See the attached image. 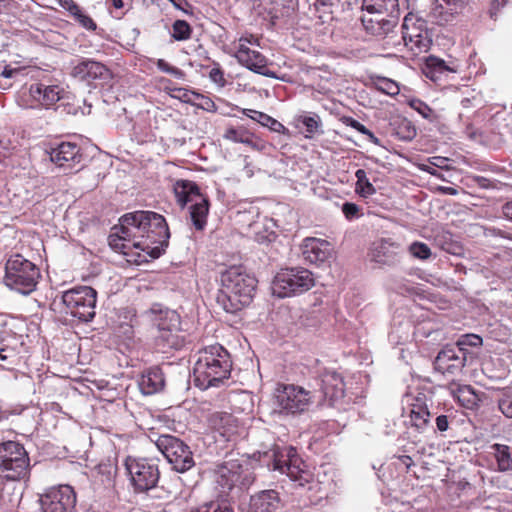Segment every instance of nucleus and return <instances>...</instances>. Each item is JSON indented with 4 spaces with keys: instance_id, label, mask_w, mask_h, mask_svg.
I'll list each match as a JSON object with an SVG mask.
<instances>
[{
    "instance_id": "nucleus-1",
    "label": "nucleus",
    "mask_w": 512,
    "mask_h": 512,
    "mask_svg": "<svg viewBox=\"0 0 512 512\" xmlns=\"http://www.w3.org/2000/svg\"><path fill=\"white\" fill-rule=\"evenodd\" d=\"M118 232L110 235L109 245L128 254V249L136 248L146 252L151 258H159L168 247L170 232L165 218L153 211H134L120 218Z\"/></svg>"
},
{
    "instance_id": "nucleus-2",
    "label": "nucleus",
    "mask_w": 512,
    "mask_h": 512,
    "mask_svg": "<svg viewBox=\"0 0 512 512\" xmlns=\"http://www.w3.org/2000/svg\"><path fill=\"white\" fill-rule=\"evenodd\" d=\"M231 368L230 354L223 346H207L197 353L193 368L194 384L202 390L217 387L229 378Z\"/></svg>"
},
{
    "instance_id": "nucleus-3",
    "label": "nucleus",
    "mask_w": 512,
    "mask_h": 512,
    "mask_svg": "<svg viewBox=\"0 0 512 512\" xmlns=\"http://www.w3.org/2000/svg\"><path fill=\"white\" fill-rule=\"evenodd\" d=\"M256 286V278L241 266L230 267L221 275L217 302L226 312L235 313L251 303Z\"/></svg>"
},
{
    "instance_id": "nucleus-4",
    "label": "nucleus",
    "mask_w": 512,
    "mask_h": 512,
    "mask_svg": "<svg viewBox=\"0 0 512 512\" xmlns=\"http://www.w3.org/2000/svg\"><path fill=\"white\" fill-rule=\"evenodd\" d=\"M365 14L361 21L365 31L378 38L389 37L399 22L398 0H363Z\"/></svg>"
},
{
    "instance_id": "nucleus-5",
    "label": "nucleus",
    "mask_w": 512,
    "mask_h": 512,
    "mask_svg": "<svg viewBox=\"0 0 512 512\" xmlns=\"http://www.w3.org/2000/svg\"><path fill=\"white\" fill-rule=\"evenodd\" d=\"M258 460L262 465L282 474H287L293 481H298L300 486L309 481L310 474L304 469V463L293 447L278 446L263 452H258Z\"/></svg>"
},
{
    "instance_id": "nucleus-6",
    "label": "nucleus",
    "mask_w": 512,
    "mask_h": 512,
    "mask_svg": "<svg viewBox=\"0 0 512 512\" xmlns=\"http://www.w3.org/2000/svg\"><path fill=\"white\" fill-rule=\"evenodd\" d=\"M40 277V269L22 255L13 254L7 259L4 284L10 290L29 295L36 290Z\"/></svg>"
},
{
    "instance_id": "nucleus-7",
    "label": "nucleus",
    "mask_w": 512,
    "mask_h": 512,
    "mask_svg": "<svg viewBox=\"0 0 512 512\" xmlns=\"http://www.w3.org/2000/svg\"><path fill=\"white\" fill-rule=\"evenodd\" d=\"M215 482L222 493L248 489L255 481L250 463L245 459H229L218 465L214 472Z\"/></svg>"
},
{
    "instance_id": "nucleus-8",
    "label": "nucleus",
    "mask_w": 512,
    "mask_h": 512,
    "mask_svg": "<svg viewBox=\"0 0 512 512\" xmlns=\"http://www.w3.org/2000/svg\"><path fill=\"white\" fill-rule=\"evenodd\" d=\"M177 203L181 208L189 205L190 220L193 227L202 231L206 227L209 213V200L200 193L199 187L191 181H177L174 187Z\"/></svg>"
},
{
    "instance_id": "nucleus-9",
    "label": "nucleus",
    "mask_w": 512,
    "mask_h": 512,
    "mask_svg": "<svg viewBox=\"0 0 512 512\" xmlns=\"http://www.w3.org/2000/svg\"><path fill=\"white\" fill-rule=\"evenodd\" d=\"M315 395L302 386L277 384L273 393V412L280 415H300L309 410Z\"/></svg>"
},
{
    "instance_id": "nucleus-10",
    "label": "nucleus",
    "mask_w": 512,
    "mask_h": 512,
    "mask_svg": "<svg viewBox=\"0 0 512 512\" xmlns=\"http://www.w3.org/2000/svg\"><path fill=\"white\" fill-rule=\"evenodd\" d=\"M315 285L313 274L305 268H286L278 272L272 281L273 295L279 298L304 293Z\"/></svg>"
},
{
    "instance_id": "nucleus-11",
    "label": "nucleus",
    "mask_w": 512,
    "mask_h": 512,
    "mask_svg": "<svg viewBox=\"0 0 512 512\" xmlns=\"http://www.w3.org/2000/svg\"><path fill=\"white\" fill-rule=\"evenodd\" d=\"M29 472V457L25 448L14 441L0 444V476L16 481L26 477Z\"/></svg>"
},
{
    "instance_id": "nucleus-12",
    "label": "nucleus",
    "mask_w": 512,
    "mask_h": 512,
    "mask_svg": "<svg viewBox=\"0 0 512 512\" xmlns=\"http://www.w3.org/2000/svg\"><path fill=\"white\" fill-rule=\"evenodd\" d=\"M97 292L90 286H79L63 293L62 302L67 313L82 322H89L95 317Z\"/></svg>"
},
{
    "instance_id": "nucleus-13",
    "label": "nucleus",
    "mask_w": 512,
    "mask_h": 512,
    "mask_svg": "<svg viewBox=\"0 0 512 512\" xmlns=\"http://www.w3.org/2000/svg\"><path fill=\"white\" fill-rule=\"evenodd\" d=\"M155 444L175 471L183 473L195 465L189 446L179 438L172 435H160Z\"/></svg>"
},
{
    "instance_id": "nucleus-14",
    "label": "nucleus",
    "mask_w": 512,
    "mask_h": 512,
    "mask_svg": "<svg viewBox=\"0 0 512 512\" xmlns=\"http://www.w3.org/2000/svg\"><path fill=\"white\" fill-rule=\"evenodd\" d=\"M402 41L414 55L427 52L432 40L424 19L414 13H408L402 23Z\"/></svg>"
},
{
    "instance_id": "nucleus-15",
    "label": "nucleus",
    "mask_w": 512,
    "mask_h": 512,
    "mask_svg": "<svg viewBox=\"0 0 512 512\" xmlns=\"http://www.w3.org/2000/svg\"><path fill=\"white\" fill-rule=\"evenodd\" d=\"M125 466L134 491L137 493H143L153 488L159 481L160 472L152 460L128 457Z\"/></svg>"
},
{
    "instance_id": "nucleus-16",
    "label": "nucleus",
    "mask_w": 512,
    "mask_h": 512,
    "mask_svg": "<svg viewBox=\"0 0 512 512\" xmlns=\"http://www.w3.org/2000/svg\"><path fill=\"white\" fill-rule=\"evenodd\" d=\"M43 512H73L76 507V493L70 485L49 488L39 499Z\"/></svg>"
},
{
    "instance_id": "nucleus-17",
    "label": "nucleus",
    "mask_w": 512,
    "mask_h": 512,
    "mask_svg": "<svg viewBox=\"0 0 512 512\" xmlns=\"http://www.w3.org/2000/svg\"><path fill=\"white\" fill-rule=\"evenodd\" d=\"M472 358L471 352H461L455 345H447L436 356L434 368L442 374L456 376L462 372L466 362Z\"/></svg>"
},
{
    "instance_id": "nucleus-18",
    "label": "nucleus",
    "mask_w": 512,
    "mask_h": 512,
    "mask_svg": "<svg viewBox=\"0 0 512 512\" xmlns=\"http://www.w3.org/2000/svg\"><path fill=\"white\" fill-rule=\"evenodd\" d=\"M401 246L391 239H381L374 242L370 249V260L383 265L393 267L401 261Z\"/></svg>"
},
{
    "instance_id": "nucleus-19",
    "label": "nucleus",
    "mask_w": 512,
    "mask_h": 512,
    "mask_svg": "<svg viewBox=\"0 0 512 512\" xmlns=\"http://www.w3.org/2000/svg\"><path fill=\"white\" fill-rule=\"evenodd\" d=\"M301 251L306 262L320 265L331 258L333 248L327 240L311 237L303 240Z\"/></svg>"
},
{
    "instance_id": "nucleus-20",
    "label": "nucleus",
    "mask_w": 512,
    "mask_h": 512,
    "mask_svg": "<svg viewBox=\"0 0 512 512\" xmlns=\"http://www.w3.org/2000/svg\"><path fill=\"white\" fill-rule=\"evenodd\" d=\"M50 159L58 167L73 169L82 160L81 148L71 142H62L50 151Z\"/></svg>"
},
{
    "instance_id": "nucleus-21",
    "label": "nucleus",
    "mask_w": 512,
    "mask_h": 512,
    "mask_svg": "<svg viewBox=\"0 0 512 512\" xmlns=\"http://www.w3.org/2000/svg\"><path fill=\"white\" fill-rule=\"evenodd\" d=\"M344 381L342 376L334 371L327 370L321 376V393L328 405L334 406L344 396Z\"/></svg>"
},
{
    "instance_id": "nucleus-22",
    "label": "nucleus",
    "mask_w": 512,
    "mask_h": 512,
    "mask_svg": "<svg viewBox=\"0 0 512 512\" xmlns=\"http://www.w3.org/2000/svg\"><path fill=\"white\" fill-rule=\"evenodd\" d=\"M211 424L226 441H235L245 432V428L240 425L238 419L229 413L213 414Z\"/></svg>"
},
{
    "instance_id": "nucleus-23",
    "label": "nucleus",
    "mask_w": 512,
    "mask_h": 512,
    "mask_svg": "<svg viewBox=\"0 0 512 512\" xmlns=\"http://www.w3.org/2000/svg\"><path fill=\"white\" fill-rule=\"evenodd\" d=\"M151 321L157 327L158 332L172 330L180 326V316L175 310L163 308L160 304H154L147 312Z\"/></svg>"
},
{
    "instance_id": "nucleus-24",
    "label": "nucleus",
    "mask_w": 512,
    "mask_h": 512,
    "mask_svg": "<svg viewBox=\"0 0 512 512\" xmlns=\"http://www.w3.org/2000/svg\"><path fill=\"white\" fill-rule=\"evenodd\" d=\"M63 92L57 85H46L44 83H34L29 87L30 97L43 107H50L61 99Z\"/></svg>"
},
{
    "instance_id": "nucleus-25",
    "label": "nucleus",
    "mask_w": 512,
    "mask_h": 512,
    "mask_svg": "<svg viewBox=\"0 0 512 512\" xmlns=\"http://www.w3.org/2000/svg\"><path fill=\"white\" fill-rule=\"evenodd\" d=\"M235 58L237 61L247 69L267 76L274 77V72L269 71L267 69V60L265 56H263L260 52L251 50V52H247L246 50L236 51Z\"/></svg>"
},
{
    "instance_id": "nucleus-26",
    "label": "nucleus",
    "mask_w": 512,
    "mask_h": 512,
    "mask_svg": "<svg viewBox=\"0 0 512 512\" xmlns=\"http://www.w3.org/2000/svg\"><path fill=\"white\" fill-rule=\"evenodd\" d=\"M467 3L468 0H435L431 13L438 23L449 22Z\"/></svg>"
},
{
    "instance_id": "nucleus-27",
    "label": "nucleus",
    "mask_w": 512,
    "mask_h": 512,
    "mask_svg": "<svg viewBox=\"0 0 512 512\" xmlns=\"http://www.w3.org/2000/svg\"><path fill=\"white\" fill-rule=\"evenodd\" d=\"M489 126V141L495 148L502 147L512 137V127L507 122L506 118L499 113L492 117Z\"/></svg>"
},
{
    "instance_id": "nucleus-28",
    "label": "nucleus",
    "mask_w": 512,
    "mask_h": 512,
    "mask_svg": "<svg viewBox=\"0 0 512 512\" xmlns=\"http://www.w3.org/2000/svg\"><path fill=\"white\" fill-rule=\"evenodd\" d=\"M165 385L164 373L159 367H152L144 371L138 381L142 394L153 395L163 390Z\"/></svg>"
},
{
    "instance_id": "nucleus-29",
    "label": "nucleus",
    "mask_w": 512,
    "mask_h": 512,
    "mask_svg": "<svg viewBox=\"0 0 512 512\" xmlns=\"http://www.w3.org/2000/svg\"><path fill=\"white\" fill-rule=\"evenodd\" d=\"M280 506L279 494L275 490L261 491L250 499V507L254 512H277Z\"/></svg>"
},
{
    "instance_id": "nucleus-30",
    "label": "nucleus",
    "mask_w": 512,
    "mask_h": 512,
    "mask_svg": "<svg viewBox=\"0 0 512 512\" xmlns=\"http://www.w3.org/2000/svg\"><path fill=\"white\" fill-rule=\"evenodd\" d=\"M156 347L159 351L167 353L169 350H179L185 344V335L182 333L180 326L172 330V328L158 332L155 339Z\"/></svg>"
},
{
    "instance_id": "nucleus-31",
    "label": "nucleus",
    "mask_w": 512,
    "mask_h": 512,
    "mask_svg": "<svg viewBox=\"0 0 512 512\" xmlns=\"http://www.w3.org/2000/svg\"><path fill=\"white\" fill-rule=\"evenodd\" d=\"M75 73L81 78L106 79L109 75V70L99 62L85 60L75 67Z\"/></svg>"
},
{
    "instance_id": "nucleus-32",
    "label": "nucleus",
    "mask_w": 512,
    "mask_h": 512,
    "mask_svg": "<svg viewBox=\"0 0 512 512\" xmlns=\"http://www.w3.org/2000/svg\"><path fill=\"white\" fill-rule=\"evenodd\" d=\"M453 70L446 62L436 56H429L426 60L425 75L430 79H435L443 74L452 72Z\"/></svg>"
},
{
    "instance_id": "nucleus-33",
    "label": "nucleus",
    "mask_w": 512,
    "mask_h": 512,
    "mask_svg": "<svg viewBox=\"0 0 512 512\" xmlns=\"http://www.w3.org/2000/svg\"><path fill=\"white\" fill-rule=\"evenodd\" d=\"M497 461L498 470L506 472L512 469V457L507 445L495 443L491 446Z\"/></svg>"
},
{
    "instance_id": "nucleus-34",
    "label": "nucleus",
    "mask_w": 512,
    "mask_h": 512,
    "mask_svg": "<svg viewBox=\"0 0 512 512\" xmlns=\"http://www.w3.org/2000/svg\"><path fill=\"white\" fill-rule=\"evenodd\" d=\"M357 179L355 191L363 198H368L376 193V189L373 184L369 181L366 171L364 169H358L355 172Z\"/></svg>"
},
{
    "instance_id": "nucleus-35",
    "label": "nucleus",
    "mask_w": 512,
    "mask_h": 512,
    "mask_svg": "<svg viewBox=\"0 0 512 512\" xmlns=\"http://www.w3.org/2000/svg\"><path fill=\"white\" fill-rule=\"evenodd\" d=\"M462 94L460 104L463 109H480L483 106V98L480 92L466 88Z\"/></svg>"
},
{
    "instance_id": "nucleus-36",
    "label": "nucleus",
    "mask_w": 512,
    "mask_h": 512,
    "mask_svg": "<svg viewBox=\"0 0 512 512\" xmlns=\"http://www.w3.org/2000/svg\"><path fill=\"white\" fill-rule=\"evenodd\" d=\"M142 494L152 500V505L156 506L161 505L163 502H168L172 496L170 491L162 486H157V484H155L153 488L144 491Z\"/></svg>"
},
{
    "instance_id": "nucleus-37",
    "label": "nucleus",
    "mask_w": 512,
    "mask_h": 512,
    "mask_svg": "<svg viewBox=\"0 0 512 512\" xmlns=\"http://www.w3.org/2000/svg\"><path fill=\"white\" fill-rule=\"evenodd\" d=\"M192 28L185 20H176L172 25V37L176 41H185L191 37Z\"/></svg>"
},
{
    "instance_id": "nucleus-38",
    "label": "nucleus",
    "mask_w": 512,
    "mask_h": 512,
    "mask_svg": "<svg viewBox=\"0 0 512 512\" xmlns=\"http://www.w3.org/2000/svg\"><path fill=\"white\" fill-rule=\"evenodd\" d=\"M497 402L502 414L507 418H512V388L503 389Z\"/></svg>"
},
{
    "instance_id": "nucleus-39",
    "label": "nucleus",
    "mask_w": 512,
    "mask_h": 512,
    "mask_svg": "<svg viewBox=\"0 0 512 512\" xmlns=\"http://www.w3.org/2000/svg\"><path fill=\"white\" fill-rule=\"evenodd\" d=\"M482 338L479 336V335H476V334H465V335H462L457 343H456V347L461 351V352H470L468 350L469 347H480L482 345Z\"/></svg>"
},
{
    "instance_id": "nucleus-40",
    "label": "nucleus",
    "mask_w": 512,
    "mask_h": 512,
    "mask_svg": "<svg viewBox=\"0 0 512 512\" xmlns=\"http://www.w3.org/2000/svg\"><path fill=\"white\" fill-rule=\"evenodd\" d=\"M409 253L417 259L427 260L432 255L431 249L429 246L423 242L415 241L411 243L408 247Z\"/></svg>"
},
{
    "instance_id": "nucleus-41",
    "label": "nucleus",
    "mask_w": 512,
    "mask_h": 512,
    "mask_svg": "<svg viewBox=\"0 0 512 512\" xmlns=\"http://www.w3.org/2000/svg\"><path fill=\"white\" fill-rule=\"evenodd\" d=\"M10 340L8 332L0 330V360L2 361L16 356L14 349L9 346Z\"/></svg>"
},
{
    "instance_id": "nucleus-42",
    "label": "nucleus",
    "mask_w": 512,
    "mask_h": 512,
    "mask_svg": "<svg viewBox=\"0 0 512 512\" xmlns=\"http://www.w3.org/2000/svg\"><path fill=\"white\" fill-rule=\"evenodd\" d=\"M190 512H233V510L226 503L211 501L197 508H193Z\"/></svg>"
},
{
    "instance_id": "nucleus-43",
    "label": "nucleus",
    "mask_w": 512,
    "mask_h": 512,
    "mask_svg": "<svg viewBox=\"0 0 512 512\" xmlns=\"http://www.w3.org/2000/svg\"><path fill=\"white\" fill-rule=\"evenodd\" d=\"M389 288L398 294H406L413 291L409 281L395 276L389 279Z\"/></svg>"
},
{
    "instance_id": "nucleus-44",
    "label": "nucleus",
    "mask_w": 512,
    "mask_h": 512,
    "mask_svg": "<svg viewBox=\"0 0 512 512\" xmlns=\"http://www.w3.org/2000/svg\"><path fill=\"white\" fill-rule=\"evenodd\" d=\"M248 132L249 131L243 127H229L226 129L225 133L223 134V137L224 139L235 143H243L247 142L245 137L248 134Z\"/></svg>"
},
{
    "instance_id": "nucleus-45",
    "label": "nucleus",
    "mask_w": 512,
    "mask_h": 512,
    "mask_svg": "<svg viewBox=\"0 0 512 512\" xmlns=\"http://www.w3.org/2000/svg\"><path fill=\"white\" fill-rule=\"evenodd\" d=\"M412 425L418 430H423L429 423L430 412L420 413L415 410H410L409 413Z\"/></svg>"
},
{
    "instance_id": "nucleus-46",
    "label": "nucleus",
    "mask_w": 512,
    "mask_h": 512,
    "mask_svg": "<svg viewBox=\"0 0 512 512\" xmlns=\"http://www.w3.org/2000/svg\"><path fill=\"white\" fill-rule=\"evenodd\" d=\"M410 106L416 110L423 118L431 119L434 116L433 110L421 100H412L410 102Z\"/></svg>"
},
{
    "instance_id": "nucleus-47",
    "label": "nucleus",
    "mask_w": 512,
    "mask_h": 512,
    "mask_svg": "<svg viewBox=\"0 0 512 512\" xmlns=\"http://www.w3.org/2000/svg\"><path fill=\"white\" fill-rule=\"evenodd\" d=\"M241 112L253 121L261 124L262 126L267 125V121H270V116L268 114L257 110L242 108Z\"/></svg>"
},
{
    "instance_id": "nucleus-48",
    "label": "nucleus",
    "mask_w": 512,
    "mask_h": 512,
    "mask_svg": "<svg viewBox=\"0 0 512 512\" xmlns=\"http://www.w3.org/2000/svg\"><path fill=\"white\" fill-rule=\"evenodd\" d=\"M73 16L85 29L92 31L96 29V23L94 20L90 16L83 13L80 8L73 14Z\"/></svg>"
},
{
    "instance_id": "nucleus-49",
    "label": "nucleus",
    "mask_w": 512,
    "mask_h": 512,
    "mask_svg": "<svg viewBox=\"0 0 512 512\" xmlns=\"http://www.w3.org/2000/svg\"><path fill=\"white\" fill-rule=\"evenodd\" d=\"M245 138H246L247 142H243L242 144H245V145L249 146L251 149L256 150V151L265 150L266 143L263 140H261L260 138L256 137L253 133L248 132V134L246 135Z\"/></svg>"
},
{
    "instance_id": "nucleus-50",
    "label": "nucleus",
    "mask_w": 512,
    "mask_h": 512,
    "mask_svg": "<svg viewBox=\"0 0 512 512\" xmlns=\"http://www.w3.org/2000/svg\"><path fill=\"white\" fill-rule=\"evenodd\" d=\"M302 124L305 126L307 133L314 134L319 128L318 116H304Z\"/></svg>"
},
{
    "instance_id": "nucleus-51",
    "label": "nucleus",
    "mask_w": 512,
    "mask_h": 512,
    "mask_svg": "<svg viewBox=\"0 0 512 512\" xmlns=\"http://www.w3.org/2000/svg\"><path fill=\"white\" fill-rule=\"evenodd\" d=\"M342 212L347 219H352L358 216L359 207L355 203L345 202L342 205Z\"/></svg>"
},
{
    "instance_id": "nucleus-52",
    "label": "nucleus",
    "mask_w": 512,
    "mask_h": 512,
    "mask_svg": "<svg viewBox=\"0 0 512 512\" xmlns=\"http://www.w3.org/2000/svg\"><path fill=\"white\" fill-rule=\"evenodd\" d=\"M458 399L461 400V397L467 400L468 403L474 404L475 402V394L471 388V386H463L458 389Z\"/></svg>"
},
{
    "instance_id": "nucleus-53",
    "label": "nucleus",
    "mask_w": 512,
    "mask_h": 512,
    "mask_svg": "<svg viewBox=\"0 0 512 512\" xmlns=\"http://www.w3.org/2000/svg\"><path fill=\"white\" fill-rule=\"evenodd\" d=\"M508 2L509 0H493L489 9L490 17L496 19L499 9L506 6Z\"/></svg>"
},
{
    "instance_id": "nucleus-54",
    "label": "nucleus",
    "mask_w": 512,
    "mask_h": 512,
    "mask_svg": "<svg viewBox=\"0 0 512 512\" xmlns=\"http://www.w3.org/2000/svg\"><path fill=\"white\" fill-rule=\"evenodd\" d=\"M157 67L161 71L169 73V74H172V75H176V74H178L180 72L178 68L171 66L169 63H167L163 59H159L158 60Z\"/></svg>"
},
{
    "instance_id": "nucleus-55",
    "label": "nucleus",
    "mask_w": 512,
    "mask_h": 512,
    "mask_svg": "<svg viewBox=\"0 0 512 512\" xmlns=\"http://www.w3.org/2000/svg\"><path fill=\"white\" fill-rule=\"evenodd\" d=\"M269 120L270 121H267V125H265L264 127H268L271 131L278 132V133H283L286 131L285 126L282 123H280L278 120L274 119L271 116H270Z\"/></svg>"
},
{
    "instance_id": "nucleus-56",
    "label": "nucleus",
    "mask_w": 512,
    "mask_h": 512,
    "mask_svg": "<svg viewBox=\"0 0 512 512\" xmlns=\"http://www.w3.org/2000/svg\"><path fill=\"white\" fill-rule=\"evenodd\" d=\"M346 124L349 125L350 127L354 128L358 132L362 133L363 135L369 133L368 128H366L362 123H360L359 121H357L353 118H347Z\"/></svg>"
},
{
    "instance_id": "nucleus-57",
    "label": "nucleus",
    "mask_w": 512,
    "mask_h": 512,
    "mask_svg": "<svg viewBox=\"0 0 512 512\" xmlns=\"http://www.w3.org/2000/svg\"><path fill=\"white\" fill-rule=\"evenodd\" d=\"M410 410H415V412L425 413L429 412L428 407L425 404V402L422 400V398H416L415 402H413L411 405Z\"/></svg>"
},
{
    "instance_id": "nucleus-58",
    "label": "nucleus",
    "mask_w": 512,
    "mask_h": 512,
    "mask_svg": "<svg viewBox=\"0 0 512 512\" xmlns=\"http://www.w3.org/2000/svg\"><path fill=\"white\" fill-rule=\"evenodd\" d=\"M58 3L72 15L79 9V6L73 0H58Z\"/></svg>"
},
{
    "instance_id": "nucleus-59",
    "label": "nucleus",
    "mask_w": 512,
    "mask_h": 512,
    "mask_svg": "<svg viewBox=\"0 0 512 512\" xmlns=\"http://www.w3.org/2000/svg\"><path fill=\"white\" fill-rule=\"evenodd\" d=\"M209 76L215 83H221L224 81L223 71L219 67L211 69Z\"/></svg>"
},
{
    "instance_id": "nucleus-60",
    "label": "nucleus",
    "mask_w": 512,
    "mask_h": 512,
    "mask_svg": "<svg viewBox=\"0 0 512 512\" xmlns=\"http://www.w3.org/2000/svg\"><path fill=\"white\" fill-rule=\"evenodd\" d=\"M437 429L444 432L449 427L448 417L446 415H440L436 418Z\"/></svg>"
},
{
    "instance_id": "nucleus-61",
    "label": "nucleus",
    "mask_w": 512,
    "mask_h": 512,
    "mask_svg": "<svg viewBox=\"0 0 512 512\" xmlns=\"http://www.w3.org/2000/svg\"><path fill=\"white\" fill-rule=\"evenodd\" d=\"M502 213L506 219L512 221V201L507 202L502 206Z\"/></svg>"
},
{
    "instance_id": "nucleus-62",
    "label": "nucleus",
    "mask_w": 512,
    "mask_h": 512,
    "mask_svg": "<svg viewBox=\"0 0 512 512\" xmlns=\"http://www.w3.org/2000/svg\"><path fill=\"white\" fill-rule=\"evenodd\" d=\"M447 158L442 157H434L432 161L430 162L431 165L438 167V168H446L447 167Z\"/></svg>"
},
{
    "instance_id": "nucleus-63",
    "label": "nucleus",
    "mask_w": 512,
    "mask_h": 512,
    "mask_svg": "<svg viewBox=\"0 0 512 512\" xmlns=\"http://www.w3.org/2000/svg\"><path fill=\"white\" fill-rule=\"evenodd\" d=\"M240 39H245V42L250 45H259L258 38L253 35L242 36Z\"/></svg>"
},
{
    "instance_id": "nucleus-64",
    "label": "nucleus",
    "mask_w": 512,
    "mask_h": 512,
    "mask_svg": "<svg viewBox=\"0 0 512 512\" xmlns=\"http://www.w3.org/2000/svg\"><path fill=\"white\" fill-rule=\"evenodd\" d=\"M108 2L115 8V9H123L125 7V0H108Z\"/></svg>"
}]
</instances>
